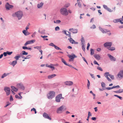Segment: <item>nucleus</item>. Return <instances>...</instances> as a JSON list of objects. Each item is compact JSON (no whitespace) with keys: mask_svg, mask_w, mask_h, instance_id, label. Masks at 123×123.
<instances>
[{"mask_svg":"<svg viewBox=\"0 0 123 123\" xmlns=\"http://www.w3.org/2000/svg\"><path fill=\"white\" fill-rule=\"evenodd\" d=\"M14 15H15L18 18V19H20L23 16L22 12L21 11H18L15 12V14H13V16H14Z\"/></svg>","mask_w":123,"mask_h":123,"instance_id":"nucleus-1","label":"nucleus"},{"mask_svg":"<svg viewBox=\"0 0 123 123\" xmlns=\"http://www.w3.org/2000/svg\"><path fill=\"white\" fill-rule=\"evenodd\" d=\"M60 12L62 15L66 16L68 14V12L67 10V9L65 8H63L60 10Z\"/></svg>","mask_w":123,"mask_h":123,"instance_id":"nucleus-2","label":"nucleus"},{"mask_svg":"<svg viewBox=\"0 0 123 123\" xmlns=\"http://www.w3.org/2000/svg\"><path fill=\"white\" fill-rule=\"evenodd\" d=\"M65 108V106H62L58 108L56 111V112L57 113H62L63 111L64 110V109Z\"/></svg>","mask_w":123,"mask_h":123,"instance_id":"nucleus-3","label":"nucleus"},{"mask_svg":"<svg viewBox=\"0 0 123 123\" xmlns=\"http://www.w3.org/2000/svg\"><path fill=\"white\" fill-rule=\"evenodd\" d=\"M55 92L53 91L50 92L47 95L48 98L49 99H51L54 97Z\"/></svg>","mask_w":123,"mask_h":123,"instance_id":"nucleus-4","label":"nucleus"},{"mask_svg":"<svg viewBox=\"0 0 123 123\" xmlns=\"http://www.w3.org/2000/svg\"><path fill=\"white\" fill-rule=\"evenodd\" d=\"M63 98L62 97V95L61 94H60L57 95L55 98V101L57 102H59L60 101V99Z\"/></svg>","mask_w":123,"mask_h":123,"instance_id":"nucleus-5","label":"nucleus"},{"mask_svg":"<svg viewBox=\"0 0 123 123\" xmlns=\"http://www.w3.org/2000/svg\"><path fill=\"white\" fill-rule=\"evenodd\" d=\"M5 7L7 10H9L12 8L13 6V5H10L7 2L5 5Z\"/></svg>","mask_w":123,"mask_h":123,"instance_id":"nucleus-6","label":"nucleus"},{"mask_svg":"<svg viewBox=\"0 0 123 123\" xmlns=\"http://www.w3.org/2000/svg\"><path fill=\"white\" fill-rule=\"evenodd\" d=\"M4 90L6 92L7 95H8L10 93L11 91L10 88L7 87H5L4 88Z\"/></svg>","mask_w":123,"mask_h":123,"instance_id":"nucleus-7","label":"nucleus"},{"mask_svg":"<svg viewBox=\"0 0 123 123\" xmlns=\"http://www.w3.org/2000/svg\"><path fill=\"white\" fill-rule=\"evenodd\" d=\"M68 56L69 57L70 59L69 60V62H71L73 61V60L75 57H76V56H75L74 54L72 55H68Z\"/></svg>","mask_w":123,"mask_h":123,"instance_id":"nucleus-8","label":"nucleus"},{"mask_svg":"<svg viewBox=\"0 0 123 123\" xmlns=\"http://www.w3.org/2000/svg\"><path fill=\"white\" fill-rule=\"evenodd\" d=\"M112 44V43L111 42H107L105 43L104 44V47H107V48L108 47H110L111 46Z\"/></svg>","mask_w":123,"mask_h":123,"instance_id":"nucleus-9","label":"nucleus"},{"mask_svg":"<svg viewBox=\"0 0 123 123\" xmlns=\"http://www.w3.org/2000/svg\"><path fill=\"white\" fill-rule=\"evenodd\" d=\"M35 41V40H31L30 41H27L24 44V45L25 46H26L27 45L29 44H31L32 43H34Z\"/></svg>","mask_w":123,"mask_h":123,"instance_id":"nucleus-10","label":"nucleus"},{"mask_svg":"<svg viewBox=\"0 0 123 123\" xmlns=\"http://www.w3.org/2000/svg\"><path fill=\"white\" fill-rule=\"evenodd\" d=\"M110 75L109 72H106L105 74V76L109 81L111 82V80L108 77V76H109Z\"/></svg>","mask_w":123,"mask_h":123,"instance_id":"nucleus-11","label":"nucleus"},{"mask_svg":"<svg viewBox=\"0 0 123 123\" xmlns=\"http://www.w3.org/2000/svg\"><path fill=\"white\" fill-rule=\"evenodd\" d=\"M70 38H68V39L71 43H72V44H77L78 43V42H75L74 40H73V39L71 38V37Z\"/></svg>","mask_w":123,"mask_h":123,"instance_id":"nucleus-12","label":"nucleus"},{"mask_svg":"<svg viewBox=\"0 0 123 123\" xmlns=\"http://www.w3.org/2000/svg\"><path fill=\"white\" fill-rule=\"evenodd\" d=\"M119 78L123 77V71H120L117 74Z\"/></svg>","mask_w":123,"mask_h":123,"instance_id":"nucleus-13","label":"nucleus"},{"mask_svg":"<svg viewBox=\"0 0 123 123\" xmlns=\"http://www.w3.org/2000/svg\"><path fill=\"white\" fill-rule=\"evenodd\" d=\"M43 116L45 118L48 119L50 120H51V118L49 117V115L46 113L44 112L43 113Z\"/></svg>","mask_w":123,"mask_h":123,"instance_id":"nucleus-14","label":"nucleus"},{"mask_svg":"<svg viewBox=\"0 0 123 123\" xmlns=\"http://www.w3.org/2000/svg\"><path fill=\"white\" fill-rule=\"evenodd\" d=\"M69 31L72 32L73 33H76L77 32V29L73 28L70 29H69Z\"/></svg>","mask_w":123,"mask_h":123,"instance_id":"nucleus-15","label":"nucleus"},{"mask_svg":"<svg viewBox=\"0 0 123 123\" xmlns=\"http://www.w3.org/2000/svg\"><path fill=\"white\" fill-rule=\"evenodd\" d=\"M65 85L68 86H71L73 84V82L71 81H67L64 82Z\"/></svg>","mask_w":123,"mask_h":123,"instance_id":"nucleus-16","label":"nucleus"},{"mask_svg":"<svg viewBox=\"0 0 123 123\" xmlns=\"http://www.w3.org/2000/svg\"><path fill=\"white\" fill-rule=\"evenodd\" d=\"M67 36H69V37H71V33L70 32H69L68 31H67V32H68V33L67 34V31H62Z\"/></svg>","mask_w":123,"mask_h":123,"instance_id":"nucleus-17","label":"nucleus"},{"mask_svg":"<svg viewBox=\"0 0 123 123\" xmlns=\"http://www.w3.org/2000/svg\"><path fill=\"white\" fill-rule=\"evenodd\" d=\"M108 56L110 58L111 61H116L115 58L110 55L108 54Z\"/></svg>","mask_w":123,"mask_h":123,"instance_id":"nucleus-18","label":"nucleus"},{"mask_svg":"<svg viewBox=\"0 0 123 123\" xmlns=\"http://www.w3.org/2000/svg\"><path fill=\"white\" fill-rule=\"evenodd\" d=\"M94 56L96 59L98 60H100L101 58L99 54H95Z\"/></svg>","mask_w":123,"mask_h":123,"instance_id":"nucleus-19","label":"nucleus"},{"mask_svg":"<svg viewBox=\"0 0 123 123\" xmlns=\"http://www.w3.org/2000/svg\"><path fill=\"white\" fill-rule=\"evenodd\" d=\"M46 66L48 67L49 68H52V70H53L55 69V68L54 67L53 64H51L50 65L48 66H47V65H46Z\"/></svg>","mask_w":123,"mask_h":123,"instance_id":"nucleus-20","label":"nucleus"},{"mask_svg":"<svg viewBox=\"0 0 123 123\" xmlns=\"http://www.w3.org/2000/svg\"><path fill=\"white\" fill-rule=\"evenodd\" d=\"M56 76V75L55 74H53L49 75L48 76V78L49 79H50L53 78Z\"/></svg>","mask_w":123,"mask_h":123,"instance_id":"nucleus-21","label":"nucleus"},{"mask_svg":"<svg viewBox=\"0 0 123 123\" xmlns=\"http://www.w3.org/2000/svg\"><path fill=\"white\" fill-rule=\"evenodd\" d=\"M23 55L22 56V57L23 58H24L25 59H28L30 58V57H29V56H26L27 55V54H23Z\"/></svg>","mask_w":123,"mask_h":123,"instance_id":"nucleus-22","label":"nucleus"},{"mask_svg":"<svg viewBox=\"0 0 123 123\" xmlns=\"http://www.w3.org/2000/svg\"><path fill=\"white\" fill-rule=\"evenodd\" d=\"M11 87L13 91L15 92H16L18 90V89L15 87L12 86H11Z\"/></svg>","mask_w":123,"mask_h":123,"instance_id":"nucleus-23","label":"nucleus"},{"mask_svg":"<svg viewBox=\"0 0 123 123\" xmlns=\"http://www.w3.org/2000/svg\"><path fill=\"white\" fill-rule=\"evenodd\" d=\"M43 3L42 2L40 4H39L37 5V7L38 8L42 7L43 6Z\"/></svg>","mask_w":123,"mask_h":123,"instance_id":"nucleus-24","label":"nucleus"},{"mask_svg":"<svg viewBox=\"0 0 123 123\" xmlns=\"http://www.w3.org/2000/svg\"><path fill=\"white\" fill-rule=\"evenodd\" d=\"M101 31H102L103 33H106L107 32H109L110 31L109 30L105 29L104 30L102 29L101 30Z\"/></svg>","mask_w":123,"mask_h":123,"instance_id":"nucleus-25","label":"nucleus"},{"mask_svg":"<svg viewBox=\"0 0 123 123\" xmlns=\"http://www.w3.org/2000/svg\"><path fill=\"white\" fill-rule=\"evenodd\" d=\"M17 61H12V63L11 64L13 66H14L17 64Z\"/></svg>","mask_w":123,"mask_h":123,"instance_id":"nucleus-26","label":"nucleus"},{"mask_svg":"<svg viewBox=\"0 0 123 123\" xmlns=\"http://www.w3.org/2000/svg\"><path fill=\"white\" fill-rule=\"evenodd\" d=\"M18 87H19L21 89L24 90V87L23 85L22 84H19L18 85Z\"/></svg>","mask_w":123,"mask_h":123,"instance_id":"nucleus-27","label":"nucleus"},{"mask_svg":"<svg viewBox=\"0 0 123 123\" xmlns=\"http://www.w3.org/2000/svg\"><path fill=\"white\" fill-rule=\"evenodd\" d=\"M22 48L23 49H28L29 50H31V48H28L27 47L25 46H23L22 47Z\"/></svg>","mask_w":123,"mask_h":123,"instance_id":"nucleus-28","label":"nucleus"},{"mask_svg":"<svg viewBox=\"0 0 123 123\" xmlns=\"http://www.w3.org/2000/svg\"><path fill=\"white\" fill-rule=\"evenodd\" d=\"M9 74V73H7V74L6 73H4L2 76L1 78H3L5 77L6 76L8 75Z\"/></svg>","mask_w":123,"mask_h":123,"instance_id":"nucleus-29","label":"nucleus"},{"mask_svg":"<svg viewBox=\"0 0 123 123\" xmlns=\"http://www.w3.org/2000/svg\"><path fill=\"white\" fill-rule=\"evenodd\" d=\"M123 92V89H120L117 91H115L116 93H121Z\"/></svg>","mask_w":123,"mask_h":123,"instance_id":"nucleus-30","label":"nucleus"},{"mask_svg":"<svg viewBox=\"0 0 123 123\" xmlns=\"http://www.w3.org/2000/svg\"><path fill=\"white\" fill-rule=\"evenodd\" d=\"M61 61L65 65H68L65 61L63 58H62L61 59Z\"/></svg>","mask_w":123,"mask_h":123,"instance_id":"nucleus-31","label":"nucleus"},{"mask_svg":"<svg viewBox=\"0 0 123 123\" xmlns=\"http://www.w3.org/2000/svg\"><path fill=\"white\" fill-rule=\"evenodd\" d=\"M108 48L109 50L111 51H113L115 49V47H111V48L110 47H108Z\"/></svg>","mask_w":123,"mask_h":123,"instance_id":"nucleus-32","label":"nucleus"},{"mask_svg":"<svg viewBox=\"0 0 123 123\" xmlns=\"http://www.w3.org/2000/svg\"><path fill=\"white\" fill-rule=\"evenodd\" d=\"M81 44L82 43L83 44H84L85 43V41L84 39V38L83 37H82L81 39Z\"/></svg>","mask_w":123,"mask_h":123,"instance_id":"nucleus-33","label":"nucleus"},{"mask_svg":"<svg viewBox=\"0 0 123 123\" xmlns=\"http://www.w3.org/2000/svg\"><path fill=\"white\" fill-rule=\"evenodd\" d=\"M15 97L16 98L20 99L22 98V97L21 96L19 97L17 95H16L15 96Z\"/></svg>","mask_w":123,"mask_h":123,"instance_id":"nucleus-34","label":"nucleus"},{"mask_svg":"<svg viewBox=\"0 0 123 123\" xmlns=\"http://www.w3.org/2000/svg\"><path fill=\"white\" fill-rule=\"evenodd\" d=\"M82 45V49L84 51H85V47L84 46V44H83L82 43L81 44Z\"/></svg>","mask_w":123,"mask_h":123,"instance_id":"nucleus-35","label":"nucleus"},{"mask_svg":"<svg viewBox=\"0 0 123 123\" xmlns=\"http://www.w3.org/2000/svg\"><path fill=\"white\" fill-rule=\"evenodd\" d=\"M41 37H42L44 39V40H48V39H45V38L46 37H48L47 36H41Z\"/></svg>","mask_w":123,"mask_h":123,"instance_id":"nucleus-36","label":"nucleus"},{"mask_svg":"<svg viewBox=\"0 0 123 123\" xmlns=\"http://www.w3.org/2000/svg\"><path fill=\"white\" fill-rule=\"evenodd\" d=\"M90 51L91 52V54H94V50L93 49H91Z\"/></svg>","mask_w":123,"mask_h":123,"instance_id":"nucleus-37","label":"nucleus"},{"mask_svg":"<svg viewBox=\"0 0 123 123\" xmlns=\"http://www.w3.org/2000/svg\"><path fill=\"white\" fill-rule=\"evenodd\" d=\"M120 19H116L115 20H114L113 21L114 22L117 23L119 22V21L120 20Z\"/></svg>","mask_w":123,"mask_h":123,"instance_id":"nucleus-38","label":"nucleus"},{"mask_svg":"<svg viewBox=\"0 0 123 123\" xmlns=\"http://www.w3.org/2000/svg\"><path fill=\"white\" fill-rule=\"evenodd\" d=\"M115 96L119 98L120 99L122 100V97L119 96L117 95H114Z\"/></svg>","mask_w":123,"mask_h":123,"instance_id":"nucleus-39","label":"nucleus"},{"mask_svg":"<svg viewBox=\"0 0 123 123\" xmlns=\"http://www.w3.org/2000/svg\"><path fill=\"white\" fill-rule=\"evenodd\" d=\"M23 33L24 34V35H28V34L26 33V31L25 30H24L22 31Z\"/></svg>","mask_w":123,"mask_h":123,"instance_id":"nucleus-40","label":"nucleus"},{"mask_svg":"<svg viewBox=\"0 0 123 123\" xmlns=\"http://www.w3.org/2000/svg\"><path fill=\"white\" fill-rule=\"evenodd\" d=\"M88 83L87 84V87L88 89L89 88V87L90 85V82L89 80H87Z\"/></svg>","mask_w":123,"mask_h":123,"instance_id":"nucleus-41","label":"nucleus"},{"mask_svg":"<svg viewBox=\"0 0 123 123\" xmlns=\"http://www.w3.org/2000/svg\"><path fill=\"white\" fill-rule=\"evenodd\" d=\"M54 48H55V49H56L59 50H61V49L60 48L55 45L54 47Z\"/></svg>","mask_w":123,"mask_h":123,"instance_id":"nucleus-42","label":"nucleus"},{"mask_svg":"<svg viewBox=\"0 0 123 123\" xmlns=\"http://www.w3.org/2000/svg\"><path fill=\"white\" fill-rule=\"evenodd\" d=\"M97 69H98L99 70L102 71H103V70L102 69V68L100 67L99 66H98L97 67Z\"/></svg>","mask_w":123,"mask_h":123,"instance_id":"nucleus-43","label":"nucleus"},{"mask_svg":"<svg viewBox=\"0 0 123 123\" xmlns=\"http://www.w3.org/2000/svg\"><path fill=\"white\" fill-rule=\"evenodd\" d=\"M103 7L105 9L107 10V9H108V7L107 6L105 5H103Z\"/></svg>","mask_w":123,"mask_h":123,"instance_id":"nucleus-44","label":"nucleus"},{"mask_svg":"<svg viewBox=\"0 0 123 123\" xmlns=\"http://www.w3.org/2000/svg\"><path fill=\"white\" fill-rule=\"evenodd\" d=\"M20 57V56H15L14 57V58L17 60H18L19 59V58Z\"/></svg>","mask_w":123,"mask_h":123,"instance_id":"nucleus-45","label":"nucleus"},{"mask_svg":"<svg viewBox=\"0 0 123 123\" xmlns=\"http://www.w3.org/2000/svg\"><path fill=\"white\" fill-rule=\"evenodd\" d=\"M112 89L115 88H119L120 87V86H119L117 85L116 86H114L112 87Z\"/></svg>","mask_w":123,"mask_h":123,"instance_id":"nucleus-46","label":"nucleus"},{"mask_svg":"<svg viewBox=\"0 0 123 123\" xmlns=\"http://www.w3.org/2000/svg\"><path fill=\"white\" fill-rule=\"evenodd\" d=\"M55 30L56 31H58L60 30V28L58 26L56 27L55 28Z\"/></svg>","mask_w":123,"mask_h":123,"instance_id":"nucleus-47","label":"nucleus"},{"mask_svg":"<svg viewBox=\"0 0 123 123\" xmlns=\"http://www.w3.org/2000/svg\"><path fill=\"white\" fill-rule=\"evenodd\" d=\"M109 77L112 80L114 79V76L111 75H110L109 76Z\"/></svg>","mask_w":123,"mask_h":123,"instance_id":"nucleus-48","label":"nucleus"},{"mask_svg":"<svg viewBox=\"0 0 123 123\" xmlns=\"http://www.w3.org/2000/svg\"><path fill=\"white\" fill-rule=\"evenodd\" d=\"M35 111V114L36 113L37 111H36V109L34 108H33L32 109H31V111Z\"/></svg>","mask_w":123,"mask_h":123,"instance_id":"nucleus-49","label":"nucleus"},{"mask_svg":"<svg viewBox=\"0 0 123 123\" xmlns=\"http://www.w3.org/2000/svg\"><path fill=\"white\" fill-rule=\"evenodd\" d=\"M96 27L94 25H93L90 28L91 29H94Z\"/></svg>","mask_w":123,"mask_h":123,"instance_id":"nucleus-50","label":"nucleus"},{"mask_svg":"<svg viewBox=\"0 0 123 123\" xmlns=\"http://www.w3.org/2000/svg\"><path fill=\"white\" fill-rule=\"evenodd\" d=\"M90 46V44L89 43H88L87 44V50H88L89 49V48Z\"/></svg>","mask_w":123,"mask_h":123,"instance_id":"nucleus-51","label":"nucleus"},{"mask_svg":"<svg viewBox=\"0 0 123 123\" xmlns=\"http://www.w3.org/2000/svg\"><path fill=\"white\" fill-rule=\"evenodd\" d=\"M49 45L50 46H52L53 47H54L55 46V45L54 44H53V43H50V44H49Z\"/></svg>","mask_w":123,"mask_h":123,"instance_id":"nucleus-52","label":"nucleus"},{"mask_svg":"<svg viewBox=\"0 0 123 123\" xmlns=\"http://www.w3.org/2000/svg\"><path fill=\"white\" fill-rule=\"evenodd\" d=\"M10 100L11 101H12L13 100V98L12 96L11 95L10 97Z\"/></svg>","mask_w":123,"mask_h":123,"instance_id":"nucleus-53","label":"nucleus"},{"mask_svg":"<svg viewBox=\"0 0 123 123\" xmlns=\"http://www.w3.org/2000/svg\"><path fill=\"white\" fill-rule=\"evenodd\" d=\"M35 49H40L41 48V47L40 46H37L34 47Z\"/></svg>","mask_w":123,"mask_h":123,"instance_id":"nucleus-54","label":"nucleus"},{"mask_svg":"<svg viewBox=\"0 0 123 123\" xmlns=\"http://www.w3.org/2000/svg\"><path fill=\"white\" fill-rule=\"evenodd\" d=\"M101 86L103 87H104L105 86V84L104 82H102L101 83Z\"/></svg>","mask_w":123,"mask_h":123,"instance_id":"nucleus-55","label":"nucleus"},{"mask_svg":"<svg viewBox=\"0 0 123 123\" xmlns=\"http://www.w3.org/2000/svg\"><path fill=\"white\" fill-rule=\"evenodd\" d=\"M94 64H97V65H99L98 64V63L96 61H94Z\"/></svg>","mask_w":123,"mask_h":123,"instance_id":"nucleus-56","label":"nucleus"},{"mask_svg":"<svg viewBox=\"0 0 123 123\" xmlns=\"http://www.w3.org/2000/svg\"><path fill=\"white\" fill-rule=\"evenodd\" d=\"M70 5V4H67L65 5V7H68Z\"/></svg>","mask_w":123,"mask_h":123,"instance_id":"nucleus-57","label":"nucleus"},{"mask_svg":"<svg viewBox=\"0 0 123 123\" xmlns=\"http://www.w3.org/2000/svg\"><path fill=\"white\" fill-rule=\"evenodd\" d=\"M82 58L84 61L86 62L87 64H88V63L87 62V61H86V60L85 58L83 57H82Z\"/></svg>","mask_w":123,"mask_h":123,"instance_id":"nucleus-58","label":"nucleus"},{"mask_svg":"<svg viewBox=\"0 0 123 123\" xmlns=\"http://www.w3.org/2000/svg\"><path fill=\"white\" fill-rule=\"evenodd\" d=\"M96 50L98 51H101V49L100 48H98Z\"/></svg>","mask_w":123,"mask_h":123,"instance_id":"nucleus-59","label":"nucleus"},{"mask_svg":"<svg viewBox=\"0 0 123 123\" xmlns=\"http://www.w3.org/2000/svg\"><path fill=\"white\" fill-rule=\"evenodd\" d=\"M107 10L110 12H112L113 11L112 10L109 8H108Z\"/></svg>","mask_w":123,"mask_h":123,"instance_id":"nucleus-60","label":"nucleus"},{"mask_svg":"<svg viewBox=\"0 0 123 123\" xmlns=\"http://www.w3.org/2000/svg\"><path fill=\"white\" fill-rule=\"evenodd\" d=\"M78 5L79 7H81V4L79 2L78 3Z\"/></svg>","mask_w":123,"mask_h":123,"instance_id":"nucleus-61","label":"nucleus"},{"mask_svg":"<svg viewBox=\"0 0 123 123\" xmlns=\"http://www.w3.org/2000/svg\"><path fill=\"white\" fill-rule=\"evenodd\" d=\"M61 22V21L60 20H57L56 21V23H60Z\"/></svg>","mask_w":123,"mask_h":123,"instance_id":"nucleus-62","label":"nucleus"},{"mask_svg":"<svg viewBox=\"0 0 123 123\" xmlns=\"http://www.w3.org/2000/svg\"><path fill=\"white\" fill-rule=\"evenodd\" d=\"M107 89H108V90H110L111 89H112V87H107L106 88Z\"/></svg>","mask_w":123,"mask_h":123,"instance_id":"nucleus-63","label":"nucleus"},{"mask_svg":"<svg viewBox=\"0 0 123 123\" xmlns=\"http://www.w3.org/2000/svg\"><path fill=\"white\" fill-rule=\"evenodd\" d=\"M88 116H92V114L90 112H88Z\"/></svg>","mask_w":123,"mask_h":123,"instance_id":"nucleus-64","label":"nucleus"}]
</instances>
